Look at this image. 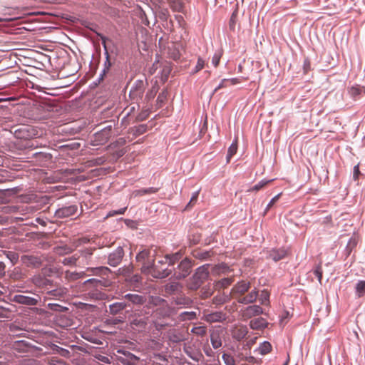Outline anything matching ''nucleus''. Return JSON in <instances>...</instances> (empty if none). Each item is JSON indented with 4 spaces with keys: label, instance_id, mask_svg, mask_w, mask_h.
I'll return each instance as SVG.
<instances>
[{
    "label": "nucleus",
    "instance_id": "1",
    "mask_svg": "<svg viewBox=\"0 0 365 365\" xmlns=\"http://www.w3.org/2000/svg\"><path fill=\"white\" fill-rule=\"evenodd\" d=\"M116 360L123 365H136L140 359L128 351L118 349L115 354Z\"/></svg>",
    "mask_w": 365,
    "mask_h": 365
},
{
    "label": "nucleus",
    "instance_id": "2",
    "mask_svg": "<svg viewBox=\"0 0 365 365\" xmlns=\"http://www.w3.org/2000/svg\"><path fill=\"white\" fill-rule=\"evenodd\" d=\"M250 289V282L242 280L237 283L232 288L230 294L232 298L239 302V298H242L244 294Z\"/></svg>",
    "mask_w": 365,
    "mask_h": 365
},
{
    "label": "nucleus",
    "instance_id": "3",
    "mask_svg": "<svg viewBox=\"0 0 365 365\" xmlns=\"http://www.w3.org/2000/svg\"><path fill=\"white\" fill-rule=\"evenodd\" d=\"M111 130L112 125H110L96 133L94 135V145H103L106 143L111 137Z\"/></svg>",
    "mask_w": 365,
    "mask_h": 365
},
{
    "label": "nucleus",
    "instance_id": "4",
    "mask_svg": "<svg viewBox=\"0 0 365 365\" xmlns=\"http://www.w3.org/2000/svg\"><path fill=\"white\" fill-rule=\"evenodd\" d=\"M145 87L142 81H137L130 91L131 99L138 101L141 99L144 93Z\"/></svg>",
    "mask_w": 365,
    "mask_h": 365
},
{
    "label": "nucleus",
    "instance_id": "5",
    "mask_svg": "<svg viewBox=\"0 0 365 365\" xmlns=\"http://www.w3.org/2000/svg\"><path fill=\"white\" fill-rule=\"evenodd\" d=\"M141 269L143 272L150 274L153 277L163 279L167 277L170 274V271L163 269L162 271L157 270L155 268L150 267L149 265H143Z\"/></svg>",
    "mask_w": 365,
    "mask_h": 365
},
{
    "label": "nucleus",
    "instance_id": "6",
    "mask_svg": "<svg viewBox=\"0 0 365 365\" xmlns=\"http://www.w3.org/2000/svg\"><path fill=\"white\" fill-rule=\"evenodd\" d=\"M124 255V251L121 247H118L113 252L110 253L108 256V264L110 266H118Z\"/></svg>",
    "mask_w": 365,
    "mask_h": 365
},
{
    "label": "nucleus",
    "instance_id": "7",
    "mask_svg": "<svg viewBox=\"0 0 365 365\" xmlns=\"http://www.w3.org/2000/svg\"><path fill=\"white\" fill-rule=\"evenodd\" d=\"M190 262L187 259L182 260L178 265L179 272L175 273L176 278L182 279L186 277L190 274Z\"/></svg>",
    "mask_w": 365,
    "mask_h": 365
},
{
    "label": "nucleus",
    "instance_id": "8",
    "mask_svg": "<svg viewBox=\"0 0 365 365\" xmlns=\"http://www.w3.org/2000/svg\"><path fill=\"white\" fill-rule=\"evenodd\" d=\"M77 210L78 207L75 205L63 207L56 211V216L60 218L68 217L74 215Z\"/></svg>",
    "mask_w": 365,
    "mask_h": 365
},
{
    "label": "nucleus",
    "instance_id": "9",
    "mask_svg": "<svg viewBox=\"0 0 365 365\" xmlns=\"http://www.w3.org/2000/svg\"><path fill=\"white\" fill-rule=\"evenodd\" d=\"M247 333L248 329L247 327L242 324L235 325L231 331L232 338L237 341H240L244 339Z\"/></svg>",
    "mask_w": 365,
    "mask_h": 365
},
{
    "label": "nucleus",
    "instance_id": "10",
    "mask_svg": "<svg viewBox=\"0 0 365 365\" xmlns=\"http://www.w3.org/2000/svg\"><path fill=\"white\" fill-rule=\"evenodd\" d=\"M225 314L222 312L204 313L202 319L209 323L220 322L225 320Z\"/></svg>",
    "mask_w": 365,
    "mask_h": 365
},
{
    "label": "nucleus",
    "instance_id": "11",
    "mask_svg": "<svg viewBox=\"0 0 365 365\" xmlns=\"http://www.w3.org/2000/svg\"><path fill=\"white\" fill-rule=\"evenodd\" d=\"M348 93L354 101H357L365 95V88L359 85H355L348 88Z\"/></svg>",
    "mask_w": 365,
    "mask_h": 365
},
{
    "label": "nucleus",
    "instance_id": "12",
    "mask_svg": "<svg viewBox=\"0 0 365 365\" xmlns=\"http://www.w3.org/2000/svg\"><path fill=\"white\" fill-rule=\"evenodd\" d=\"M262 313V308L258 305H251L247 307L242 312V317L246 319H250L255 316Z\"/></svg>",
    "mask_w": 365,
    "mask_h": 365
},
{
    "label": "nucleus",
    "instance_id": "13",
    "mask_svg": "<svg viewBox=\"0 0 365 365\" xmlns=\"http://www.w3.org/2000/svg\"><path fill=\"white\" fill-rule=\"evenodd\" d=\"M14 301L16 303L26 305H36L38 303V299L22 294L15 295Z\"/></svg>",
    "mask_w": 365,
    "mask_h": 365
},
{
    "label": "nucleus",
    "instance_id": "14",
    "mask_svg": "<svg viewBox=\"0 0 365 365\" xmlns=\"http://www.w3.org/2000/svg\"><path fill=\"white\" fill-rule=\"evenodd\" d=\"M208 268L209 264H205L197 268L195 273L194 274L195 279H197V280L199 279L204 282L207 279L209 275Z\"/></svg>",
    "mask_w": 365,
    "mask_h": 365
},
{
    "label": "nucleus",
    "instance_id": "15",
    "mask_svg": "<svg viewBox=\"0 0 365 365\" xmlns=\"http://www.w3.org/2000/svg\"><path fill=\"white\" fill-rule=\"evenodd\" d=\"M258 291L255 289L250 292L247 295L243 296L242 298H239V303L247 304L250 303H253L256 301L257 297H258Z\"/></svg>",
    "mask_w": 365,
    "mask_h": 365
},
{
    "label": "nucleus",
    "instance_id": "16",
    "mask_svg": "<svg viewBox=\"0 0 365 365\" xmlns=\"http://www.w3.org/2000/svg\"><path fill=\"white\" fill-rule=\"evenodd\" d=\"M287 255V252L284 250H272L269 252L268 257L274 262H277L284 258Z\"/></svg>",
    "mask_w": 365,
    "mask_h": 365
},
{
    "label": "nucleus",
    "instance_id": "17",
    "mask_svg": "<svg viewBox=\"0 0 365 365\" xmlns=\"http://www.w3.org/2000/svg\"><path fill=\"white\" fill-rule=\"evenodd\" d=\"M266 321L262 317L252 319L250 322V327L252 329H262L266 327Z\"/></svg>",
    "mask_w": 365,
    "mask_h": 365
},
{
    "label": "nucleus",
    "instance_id": "18",
    "mask_svg": "<svg viewBox=\"0 0 365 365\" xmlns=\"http://www.w3.org/2000/svg\"><path fill=\"white\" fill-rule=\"evenodd\" d=\"M124 298L134 304H142L145 302V298L143 296L136 294H125Z\"/></svg>",
    "mask_w": 365,
    "mask_h": 365
},
{
    "label": "nucleus",
    "instance_id": "19",
    "mask_svg": "<svg viewBox=\"0 0 365 365\" xmlns=\"http://www.w3.org/2000/svg\"><path fill=\"white\" fill-rule=\"evenodd\" d=\"M182 286L178 282H173L165 285V291L169 294H173L180 292Z\"/></svg>",
    "mask_w": 365,
    "mask_h": 365
},
{
    "label": "nucleus",
    "instance_id": "20",
    "mask_svg": "<svg viewBox=\"0 0 365 365\" xmlns=\"http://www.w3.org/2000/svg\"><path fill=\"white\" fill-rule=\"evenodd\" d=\"M167 1L173 11H182L184 9V3L182 0H167Z\"/></svg>",
    "mask_w": 365,
    "mask_h": 365
},
{
    "label": "nucleus",
    "instance_id": "21",
    "mask_svg": "<svg viewBox=\"0 0 365 365\" xmlns=\"http://www.w3.org/2000/svg\"><path fill=\"white\" fill-rule=\"evenodd\" d=\"M127 307V304L123 302H116L110 304L109 306V312L110 314L113 315H115L123 311L125 307Z\"/></svg>",
    "mask_w": 365,
    "mask_h": 365
},
{
    "label": "nucleus",
    "instance_id": "22",
    "mask_svg": "<svg viewBox=\"0 0 365 365\" xmlns=\"http://www.w3.org/2000/svg\"><path fill=\"white\" fill-rule=\"evenodd\" d=\"M210 341L212 347L215 349H217L222 346V340L219 332L213 331L211 333Z\"/></svg>",
    "mask_w": 365,
    "mask_h": 365
},
{
    "label": "nucleus",
    "instance_id": "23",
    "mask_svg": "<svg viewBox=\"0 0 365 365\" xmlns=\"http://www.w3.org/2000/svg\"><path fill=\"white\" fill-rule=\"evenodd\" d=\"M237 139L236 138L228 148L227 155V163H229L232 157L237 153Z\"/></svg>",
    "mask_w": 365,
    "mask_h": 365
},
{
    "label": "nucleus",
    "instance_id": "24",
    "mask_svg": "<svg viewBox=\"0 0 365 365\" xmlns=\"http://www.w3.org/2000/svg\"><path fill=\"white\" fill-rule=\"evenodd\" d=\"M272 345L268 341H264L260 344L258 350L260 354L265 355L272 351Z\"/></svg>",
    "mask_w": 365,
    "mask_h": 365
},
{
    "label": "nucleus",
    "instance_id": "25",
    "mask_svg": "<svg viewBox=\"0 0 365 365\" xmlns=\"http://www.w3.org/2000/svg\"><path fill=\"white\" fill-rule=\"evenodd\" d=\"M356 292L359 297L365 294V281H359L356 285Z\"/></svg>",
    "mask_w": 365,
    "mask_h": 365
},
{
    "label": "nucleus",
    "instance_id": "26",
    "mask_svg": "<svg viewBox=\"0 0 365 365\" xmlns=\"http://www.w3.org/2000/svg\"><path fill=\"white\" fill-rule=\"evenodd\" d=\"M269 292L264 289L259 294V301L263 305H267L269 303Z\"/></svg>",
    "mask_w": 365,
    "mask_h": 365
},
{
    "label": "nucleus",
    "instance_id": "27",
    "mask_svg": "<svg viewBox=\"0 0 365 365\" xmlns=\"http://www.w3.org/2000/svg\"><path fill=\"white\" fill-rule=\"evenodd\" d=\"M46 362L49 365H68L64 361L56 356L47 358Z\"/></svg>",
    "mask_w": 365,
    "mask_h": 365
},
{
    "label": "nucleus",
    "instance_id": "28",
    "mask_svg": "<svg viewBox=\"0 0 365 365\" xmlns=\"http://www.w3.org/2000/svg\"><path fill=\"white\" fill-rule=\"evenodd\" d=\"M67 289L64 287H58L50 292L51 294L56 297H62L67 294Z\"/></svg>",
    "mask_w": 365,
    "mask_h": 365
},
{
    "label": "nucleus",
    "instance_id": "29",
    "mask_svg": "<svg viewBox=\"0 0 365 365\" xmlns=\"http://www.w3.org/2000/svg\"><path fill=\"white\" fill-rule=\"evenodd\" d=\"M149 255L150 251L148 250H143L137 255L136 259L138 262H144L145 260L148 258ZM144 264L146 265L145 263H143V265Z\"/></svg>",
    "mask_w": 365,
    "mask_h": 365
},
{
    "label": "nucleus",
    "instance_id": "30",
    "mask_svg": "<svg viewBox=\"0 0 365 365\" xmlns=\"http://www.w3.org/2000/svg\"><path fill=\"white\" fill-rule=\"evenodd\" d=\"M175 302L178 305L188 306L191 304L192 301L188 297H186L184 296H180V297H178L175 299Z\"/></svg>",
    "mask_w": 365,
    "mask_h": 365
},
{
    "label": "nucleus",
    "instance_id": "31",
    "mask_svg": "<svg viewBox=\"0 0 365 365\" xmlns=\"http://www.w3.org/2000/svg\"><path fill=\"white\" fill-rule=\"evenodd\" d=\"M132 326L136 327L138 330H141L145 328L146 322L144 319H135L133 321Z\"/></svg>",
    "mask_w": 365,
    "mask_h": 365
},
{
    "label": "nucleus",
    "instance_id": "32",
    "mask_svg": "<svg viewBox=\"0 0 365 365\" xmlns=\"http://www.w3.org/2000/svg\"><path fill=\"white\" fill-rule=\"evenodd\" d=\"M32 281L34 284L38 287H43L46 285L48 282V280L46 278L40 275L34 277Z\"/></svg>",
    "mask_w": 365,
    "mask_h": 365
},
{
    "label": "nucleus",
    "instance_id": "33",
    "mask_svg": "<svg viewBox=\"0 0 365 365\" xmlns=\"http://www.w3.org/2000/svg\"><path fill=\"white\" fill-rule=\"evenodd\" d=\"M191 332L197 336H203L207 333V328L205 327H195L191 329Z\"/></svg>",
    "mask_w": 365,
    "mask_h": 365
},
{
    "label": "nucleus",
    "instance_id": "34",
    "mask_svg": "<svg viewBox=\"0 0 365 365\" xmlns=\"http://www.w3.org/2000/svg\"><path fill=\"white\" fill-rule=\"evenodd\" d=\"M166 261L170 265H173L177 261L180 259V255L178 252H176L172 255H167L165 257Z\"/></svg>",
    "mask_w": 365,
    "mask_h": 365
},
{
    "label": "nucleus",
    "instance_id": "35",
    "mask_svg": "<svg viewBox=\"0 0 365 365\" xmlns=\"http://www.w3.org/2000/svg\"><path fill=\"white\" fill-rule=\"evenodd\" d=\"M202 283L203 282H201L200 280H197V279H195L193 275L192 279H190L188 287L190 289L196 290L201 286Z\"/></svg>",
    "mask_w": 365,
    "mask_h": 365
},
{
    "label": "nucleus",
    "instance_id": "36",
    "mask_svg": "<svg viewBox=\"0 0 365 365\" xmlns=\"http://www.w3.org/2000/svg\"><path fill=\"white\" fill-rule=\"evenodd\" d=\"M222 358L226 365H235V360L231 354L225 353Z\"/></svg>",
    "mask_w": 365,
    "mask_h": 365
},
{
    "label": "nucleus",
    "instance_id": "37",
    "mask_svg": "<svg viewBox=\"0 0 365 365\" xmlns=\"http://www.w3.org/2000/svg\"><path fill=\"white\" fill-rule=\"evenodd\" d=\"M167 100V92L163 91L161 92L157 98V104L158 107H162V106L164 104L165 101Z\"/></svg>",
    "mask_w": 365,
    "mask_h": 365
},
{
    "label": "nucleus",
    "instance_id": "38",
    "mask_svg": "<svg viewBox=\"0 0 365 365\" xmlns=\"http://www.w3.org/2000/svg\"><path fill=\"white\" fill-rule=\"evenodd\" d=\"M237 11H235L231 15V17L229 21V28L230 30L234 31L237 22Z\"/></svg>",
    "mask_w": 365,
    "mask_h": 365
},
{
    "label": "nucleus",
    "instance_id": "39",
    "mask_svg": "<svg viewBox=\"0 0 365 365\" xmlns=\"http://www.w3.org/2000/svg\"><path fill=\"white\" fill-rule=\"evenodd\" d=\"M83 273H77V272H66V278L68 280H75L81 277H83Z\"/></svg>",
    "mask_w": 365,
    "mask_h": 365
},
{
    "label": "nucleus",
    "instance_id": "40",
    "mask_svg": "<svg viewBox=\"0 0 365 365\" xmlns=\"http://www.w3.org/2000/svg\"><path fill=\"white\" fill-rule=\"evenodd\" d=\"M269 181H264L262 180L257 184H256L255 186H253L252 188L249 190L250 192L251 191H259L262 188H263L267 184H268Z\"/></svg>",
    "mask_w": 365,
    "mask_h": 365
},
{
    "label": "nucleus",
    "instance_id": "41",
    "mask_svg": "<svg viewBox=\"0 0 365 365\" xmlns=\"http://www.w3.org/2000/svg\"><path fill=\"white\" fill-rule=\"evenodd\" d=\"M53 350L56 351L62 356H64L66 358H68L70 356V351L63 348L59 347L58 346H55V348L53 349Z\"/></svg>",
    "mask_w": 365,
    "mask_h": 365
},
{
    "label": "nucleus",
    "instance_id": "42",
    "mask_svg": "<svg viewBox=\"0 0 365 365\" xmlns=\"http://www.w3.org/2000/svg\"><path fill=\"white\" fill-rule=\"evenodd\" d=\"M221 56H222L221 51H217L213 55L212 58V63L215 67H217L219 65Z\"/></svg>",
    "mask_w": 365,
    "mask_h": 365
},
{
    "label": "nucleus",
    "instance_id": "43",
    "mask_svg": "<svg viewBox=\"0 0 365 365\" xmlns=\"http://www.w3.org/2000/svg\"><path fill=\"white\" fill-rule=\"evenodd\" d=\"M314 274L317 277L319 283H321L322 279V268L321 263L315 268L314 270Z\"/></svg>",
    "mask_w": 365,
    "mask_h": 365
},
{
    "label": "nucleus",
    "instance_id": "44",
    "mask_svg": "<svg viewBox=\"0 0 365 365\" xmlns=\"http://www.w3.org/2000/svg\"><path fill=\"white\" fill-rule=\"evenodd\" d=\"M280 195H281V193L277 195L271 200V201L269 202V204L267 205V206L265 209L264 215H266V213L268 212V210L274 205V204L276 203V202L279 200Z\"/></svg>",
    "mask_w": 365,
    "mask_h": 365
},
{
    "label": "nucleus",
    "instance_id": "45",
    "mask_svg": "<svg viewBox=\"0 0 365 365\" xmlns=\"http://www.w3.org/2000/svg\"><path fill=\"white\" fill-rule=\"evenodd\" d=\"M248 79L247 77H240V78H233L231 79H227L228 83H230V85H235L237 83H241L242 81H247Z\"/></svg>",
    "mask_w": 365,
    "mask_h": 365
},
{
    "label": "nucleus",
    "instance_id": "46",
    "mask_svg": "<svg viewBox=\"0 0 365 365\" xmlns=\"http://www.w3.org/2000/svg\"><path fill=\"white\" fill-rule=\"evenodd\" d=\"M22 365H43L40 361L33 359H25L22 361Z\"/></svg>",
    "mask_w": 365,
    "mask_h": 365
},
{
    "label": "nucleus",
    "instance_id": "47",
    "mask_svg": "<svg viewBox=\"0 0 365 365\" xmlns=\"http://www.w3.org/2000/svg\"><path fill=\"white\" fill-rule=\"evenodd\" d=\"M127 207H123V208H121L118 210H113V211H110L107 215V217H113V216H115V215H123L124 214V212H125Z\"/></svg>",
    "mask_w": 365,
    "mask_h": 365
},
{
    "label": "nucleus",
    "instance_id": "48",
    "mask_svg": "<svg viewBox=\"0 0 365 365\" xmlns=\"http://www.w3.org/2000/svg\"><path fill=\"white\" fill-rule=\"evenodd\" d=\"M199 192H195L191 197L190 202L187 205V207H192L197 202Z\"/></svg>",
    "mask_w": 365,
    "mask_h": 365
},
{
    "label": "nucleus",
    "instance_id": "49",
    "mask_svg": "<svg viewBox=\"0 0 365 365\" xmlns=\"http://www.w3.org/2000/svg\"><path fill=\"white\" fill-rule=\"evenodd\" d=\"M182 315L183 316L184 319H188V320L193 319L196 317V314L194 312H183L182 314Z\"/></svg>",
    "mask_w": 365,
    "mask_h": 365
},
{
    "label": "nucleus",
    "instance_id": "50",
    "mask_svg": "<svg viewBox=\"0 0 365 365\" xmlns=\"http://www.w3.org/2000/svg\"><path fill=\"white\" fill-rule=\"evenodd\" d=\"M147 130V126L145 125H140L139 126H138L136 128V133L138 135H141V134H143L144 133H145Z\"/></svg>",
    "mask_w": 365,
    "mask_h": 365
},
{
    "label": "nucleus",
    "instance_id": "51",
    "mask_svg": "<svg viewBox=\"0 0 365 365\" xmlns=\"http://www.w3.org/2000/svg\"><path fill=\"white\" fill-rule=\"evenodd\" d=\"M76 259L73 257L65 258L63 261V264L65 265H71L76 263Z\"/></svg>",
    "mask_w": 365,
    "mask_h": 365
},
{
    "label": "nucleus",
    "instance_id": "52",
    "mask_svg": "<svg viewBox=\"0 0 365 365\" xmlns=\"http://www.w3.org/2000/svg\"><path fill=\"white\" fill-rule=\"evenodd\" d=\"M220 283L222 287H227L232 283V278H224V279H221Z\"/></svg>",
    "mask_w": 365,
    "mask_h": 365
},
{
    "label": "nucleus",
    "instance_id": "53",
    "mask_svg": "<svg viewBox=\"0 0 365 365\" xmlns=\"http://www.w3.org/2000/svg\"><path fill=\"white\" fill-rule=\"evenodd\" d=\"M203 67H204V61L202 58H199L197 60V65L195 66V72L200 71L201 69L203 68Z\"/></svg>",
    "mask_w": 365,
    "mask_h": 365
},
{
    "label": "nucleus",
    "instance_id": "54",
    "mask_svg": "<svg viewBox=\"0 0 365 365\" xmlns=\"http://www.w3.org/2000/svg\"><path fill=\"white\" fill-rule=\"evenodd\" d=\"M143 194H150V193H155L158 192V188L155 187H150L148 189H144L140 191Z\"/></svg>",
    "mask_w": 365,
    "mask_h": 365
},
{
    "label": "nucleus",
    "instance_id": "55",
    "mask_svg": "<svg viewBox=\"0 0 365 365\" xmlns=\"http://www.w3.org/2000/svg\"><path fill=\"white\" fill-rule=\"evenodd\" d=\"M359 174H360L359 166V165H356L354 168V174H353V178L355 180H358Z\"/></svg>",
    "mask_w": 365,
    "mask_h": 365
},
{
    "label": "nucleus",
    "instance_id": "56",
    "mask_svg": "<svg viewBox=\"0 0 365 365\" xmlns=\"http://www.w3.org/2000/svg\"><path fill=\"white\" fill-rule=\"evenodd\" d=\"M228 80L227 79H223L221 83L219 84V86L215 89V91H217V90L227 87V86Z\"/></svg>",
    "mask_w": 365,
    "mask_h": 365
},
{
    "label": "nucleus",
    "instance_id": "57",
    "mask_svg": "<svg viewBox=\"0 0 365 365\" xmlns=\"http://www.w3.org/2000/svg\"><path fill=\"white\" fill-rule=\"evenodd\" d=\"M101 282L96 279H89L87 281L85 282V284H92L95 286H97L98 284H99Z\"/></svg>",
    "mask_w": 365,
    "mask_h": 365
},
{
    "label": "nucleus",
    "instance_id": "58",
    "mask_svg": "<svg viewBox=\"0 0 365 365\" xmlns=\"http://www.w3.org/2000/svg\"><path fill=\"white\" fill-rule=\"evenodd\" d=\"M5 264L4 262H0V277L4 276L5 274Z\"/></svg>",
    "mask_w": 365,
    "mask_h": 365
},
{
    "label": "nucleus",
    "instance_id": "59",
    "mask_svg": "<svg viewBox=\"0 0 365 365\" xmlns=\"http://www.w3.org/2000/svg\"><path fill=\"white\" fill-rule=\"evenodd\" d=\"M98 359L103 362V363H106V364H109L110 363V360L108 359V357L107 356H101Z\"/></svg>",
    "mask_w": 365,
    "mask_h": 365
},
{
    "label": "nucleus",
    "instance_id": "60",
    "mask_svg": "<svg viewBox=\"0 0 365 365\" xmlns=\"http://www.w3.org/2000/svg\"><path fill=\"white\" fill-rule=\"evenodd\" d=\"M156 93L155 91H150L149 93H147L146 97L149 99L153 98Z\"/></svg>",
    "mask_w": 365,
    "mask_h": 365
},
{
    "label": "nucleus",
    "instance_id": "61",
    "mask_svg": "<svg viewBox=\"0 0 365 365\" xmlns=\"http://www.w3.org/2000/svg\"><path fill=\"white\" fill-rule=\"evenodd\" d=\"M152 301L155 304H159L160 302H163L164 300L162 299L161 298L157 297H155V298H152Z\"/></svg>",
    "mask_w": 365,
    "mask_h": 365
},
{
    "label": "nucleus",
    "instance_id": "62",
    "mask_svg": "<svg viewBox=\"0 0 365 365\" xmlns=\"http://www.w3.org/2000/svg\"><path fill=\"white\" fill-rule=\"evenodd\" d=\"M225 268H226V266H225V265H224V264H222V265L216 266V267H215V271H216L217 272H220V270L221 269H225ZM222 272H224V270H222Z\"/></svg>",
    "mask_w": 365,
    "mask_h": 365
},
{
    "label": "nucleus",
    "instance_id": "63",
    "mask_svg": "<svg viewBox=\"0 0 365 365\" xmlns=\"http://www.w3.org/2000/svg\"><path fill=\"white\" fill-rule=\"evenodd\" d=\"M168 14V11L167 9H163L161 11V15L163 16L165 19H167V16Z\"/></svg>",
    "mask_w": 365,
    "mask_h": 365
},
{
    "label": "nucleus",
    "instance_id": "64",
    "mask_svg": "<svg viewBox=\"0 0 365 365\" xmlns=\"http://www.w3.org/2000/svg\"><path fill=\"white\" fill-rule=\"evenodd\" d=\"M153 4L155 5V6H158L159 5L162 1L163 0H150Z\"/></svg>",
    "mask_w": 365,
    "mask_h": 365
}]
</instances>
